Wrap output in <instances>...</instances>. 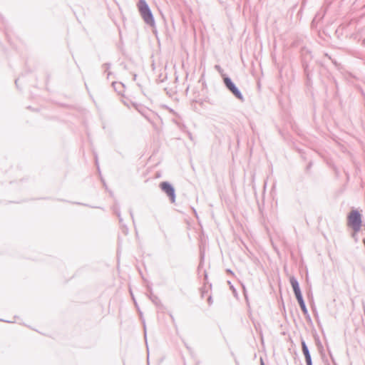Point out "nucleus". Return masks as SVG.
<instances>
[{"label": "nucleus", "instance_id": "obj_5", "mask_svg": "<svg viewBox=\"0 0 365 365\" xmlns=\"http://www.w3.org/2000/svg\"><path fill=\"white\" fill-rule=\"evenodd\" d=\"M294 294H295V296L297 299V301L302 309V311L304 312H307V309H306V307H305V304H304V302L303 300V298H302V293H301V291H300V289H298V290H295L294 291Z\"/></svg>", "mask_w": 365, "mask_h": 365}, {"label": "nucleus", "instance_id": "obj_6", "mask_svg": "<svg viewBox=\"0 0 365 365\" xmlns=\"http://www.w3.org/2000/svg\"><path fill=\"white\" fill-rule=\"evenodd\" d=\"M302 351L305 356L307 364H310L312 362L311 356L304 342H302Z\"/></svg>", "mask_w": 365, "mask_h": 365}, {"label": "nucleus", "instance_id": "obj_8", "mask_svg": "<svg viewBox=\"0 0 365 365\" xmlns=\"http://www.w3.org/2000/svg\"><path fill=\"white\" fill-rule=\"evenodd\" d=\"M307 365H312V362H310V364H307Z\"/></svg>", "mask_w": 365, "mask_h": 365}, {"label": "nucleus", "instance_id": "obj_3", "mask_svg": "<svg viewBox=\"0 0 365 365\" xmlns=\"http://www.w3.org/2000/svg\"><path fill=\"white\" fill-rule=\"evenodd\" d=\"M160 187L170 197L171 201L174 202L175 191L172 185L167 182H163L160 183Z\"/></svg>", "mask_w": 365, "mask_h": 365}, {"label": "nucleus", "instance_id": "obj_7", "mask_svg": "<svg viewBox=\"0 0 365 365\" xmlns=\"http://www.w3.org/2000/svg\"><path fill=\"white\" fill-rule=\"evenodd\" d=\"M290 283L294 291L299 289V284L294 277H290Z\"/></svg>", "mask_w": 365, "mask_h": 365}, {"label": "nucleus", "instance_id": "obj_1", "mask_svg": "<svg viewBox=\"0 0 365 365\" xmlns=\"http://www.w3.org/2000/svg\"><path fill=\"white\" fill-rule=\"evenodd\" d=\"M140 14L145 22L151 26H154L155 21L148 4L144 0H140L138 5Z\"/></svg>", "mask_w": 365, "mask_h": 365}, {"label": "nucleus", "instance_id": "obj_2", "mask_svg": "<svg viewBox=\"0 0 365 365\" xmlns=\"http://www.w3.org/2000/svg\"><path fill=\"white\" fill-rule=\"evenodd\" d=\"M347 225L355 232L359 231L361 226V215L356 210H352L347 217Z\"/></svg>", "mask_w": 365, "mask_h": 365}, {"label": "nucleus", "instance_id": "obj_4", "mask_svg": "<svg viewBox=\"0 0 365 365\" xmlns=\"http://www.w3.org/2000/svg\"><path fill=\"white\" fill-rule=\"evenodd\" d=\"M225 83L227 87L232 92V93L238 98L242 99V96L238 89L236 88L235 84L232 82V81L229 78H225L224 79Z\"/></svg>", "mask_w": 365, "mask_h": 365}]
</instances>
